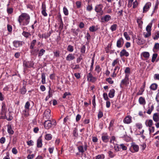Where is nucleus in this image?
Here are the masks:
<instances>
[{"label": "nucleus", "instance_id": "f257e3e1", "mask_svg": "<svg viewBox=\"0 0 159 159\" xmlns=\"http://www.w3.org/2000/svg\"><path fill=\"white\" fill-rule=\"evenodd\" d=\"M30 16L27 13H22L20 15L18 19V21L20 25L21 24L23 26L27 25L30 21Z\"/></svg>", "mask_w": 159, "mask_h": 159}, {"label": "nucleus", "instance_id": "f03ea898", "mask_svg": "<svg viewBox=\"0 0 159 159\" xmlns=\"http://www.w3.org/2000/svg\"><path fill=\"white\" fill-rule=\"evenodd\" d=\"M88 146L86 143H85L84 146L80 145L78 146L77 148L79 152L83 153L85 151L87 150V149Z\"/></svg>", "mask_w": 159, "mask_h": 159}, {"label": "nucleus", "instance_id": "7ed1b4c3", "mask_svg": "<svg viewBox=\"0 0 159 159\" xmlns=\"http://www.w3.org/2000/svg\"><path fill=\"white\" fill-rule=\"evenodd\" d=\"M111 19V16L108 15H107L104 16H102L101 18V22L103 23L107 22Z\"/></svg>", "mask_w": 159, "mask_h": 159}, {"label": "nucleus", "instance_id": "20e7f679", "mask_svg": "<svg viewBox=\"0 0 159 159\" xmlns=\"http://www.w3.org/2000/svg\"><path fill=\"white\" fill-rule=\"evenodd\" d=\"M124 43V41L122 38L119 39L116 42V46L118 48L122 47Z\"/></svg>", "mask_w": 159, "mask_h": 159}, {"label": "nucleus", "instance_id": "39448f33", "mask_svg": "<svg viewBox=\"0 0 159 159\" xmlns=\"http://www.w3.org/2000/svg\"><path fill=\"white\" fill-rule=\"evenodd\" d=\"M52 122L51 120H46L44 122V127L47 129H48L51 127L52 126Z\"/></svg>", "mask_w": 159, "mask_h": 159}, {"label": "nucleus", "instance_id": "423d86ee", "mask_svg": "<svg viewBox=\"0 0 159 159\" xmlns=\"http://www.w3.org/2000/svg\"><path fill=\"white\" fill-rule=\"evenodd\" d=\"M151 5V3L150 2L146 3L143 7V12L145 13L147 12L149 9Z\"/></svg>", "mask_w": 159, "mask_h": 159}, {"label": "nucleus", "instance_id": "0eeeda50", "mask_svg": "<svg viewBox=\"0 0 159 159\" xmlns=\"http://www.w3.org/2000/svg\"><path fill=\"white\" fill-rule=\"evenodd\" d=\"M22 43H24L23 42L17 40L14 41L13 42V44L14 46L16 48H18L22 46Z\"/></svg>", "mask_w": 159, "mask_h": 159}, {"label": "nucleus", "instance_id": "6e6552de", "mask_svg": "<svg viewBox=\"0 0 159 159\" xmlns=\"http://www.w3.org/2000/svg\"><path fill=\"white\" fill-rule=\"evenodd\" d=\"M120 57H122L123 56H125V57H127L129 56V54L125 50L123 49L120 52Z\"/></svg>", "mask_w": 159, "mask_h": 159}, {"label": "nucleus", "instance_id": "1a4fd4ad", "mask_svg": "<svg viewBox=\"0 0 159 159\" xmlns=\"http://www.w3.org/2000/svg\"><path fill=\"white\" fill-rule=\"evenodd\" d=\"M42 11L41 13L44 16H47V14L46 11V5L43 3L42 5Z\"/></svg>", "mask_w": 159, "mask_h": 159}, {"label": "nucleus", "instance_id": "9d476101", "mask_svg": "<svg viewBox=\"0 0 159 159\" xmlns=\"http://www.w3.org/2000/svg\"><path fill=\"white\" fill-rule=\"evenodd\" d=\"M131 117L129 116H127L124 119L123 122L125 123L128 124L131 122Z\"/></svg>", "mask_w": 159, "mask_h": 159}, {"label": "nucleus", "instance_id": "9b49d317", "mask_svg": "<svg viewBox=\"0 0 159 159\" xmlns=\"http://www.w3.org/2000/svg\"><path fill=\"white\" fill-rule=\"evenodd\" d=\"M88 80L90 81L94 82L95 80V78L93 77L92 74L91 73H89L87 76Z\"/></svg>", "mask_w": 159, "mask_h": 159}, {"label": "nucleus", "instance_id": "f8f14e48", "mask_svg": "<svg viewBox=\"0 0 159 159\" xmlns=\"http://www.w3.org/2000/svg\"><path fill=\"white\" fill-rule=\"evenodd\" d=\"M6 106L4 102H3L2 103V114H5L7 111V109L6 108Z\"/></svg>", "mask_w": 159, "mask_h": 159}, {"label": "nucleus", "instance_id": "ddd939ff", "mask_svg": "<svg viewBox=\"0 0 159 159\" xmlns=\"http://www.w3.org/2000/svg\"><path fill=\"white\" fill-rule=\"evenodd\" d=\"M103 6L102 4L98 5L95 6V11L97 12H100L102 10Z\"/></svg>", "mask_w": 159, "mask_h": 159}, {"label": "nucleus", "instance_id": "4468645a", "mask_svg": "<svg viewBox=\"0 0 159 159\" xmlns=\"http://www.w3.org/2000/svg\"><path fill=\"white\" fill-rule=\"evenodd\" d=\"M153 120L156 122L159 121V113H155L153 114Z\"/></svg>", "mask_w": 159, "mask_h": 159}, {"label": "nucleus", "instance_id": "2eb2a0df", "mask_svg": "<svg viewBox=\"0 0 159 159\" xmlns=\"http://www.w3.org/2000/svg\"><path fill=\"white\" fill-rule=\"evenodd\" d=\"M75 58L74 54H69L66 57V59L67 61H70L73 60Z\"/></svg>", "mask_w": 159, "mask_h": 159}, {"label": "nucleus", "instance_id": "dca6fc26", "mask_svg": "<svg viewBox=\"0 0 159 159\" xmlns=\"http://www.w3.org/2000/svg\"><path fill=\"white\" fill-rule=\"evenodd\" d=\"M31 49L30 51L31 55L34 56H36L38 54L39 49H34V48Z\"/></svg>", "mask_w": 159, "mask_h": 159}, {"label": "nucleus", "instance_id": "f3484780", "mask_svg": "<svg viewBox=\"0 0 159 159\" xmlns=\"http://www.w3.org/2000/svg\"><path fill=\"white\" fill-rule=\"evenodd\" d=\"M7 132L8 133L11 134H14V131L12 129L11 125L10 124H8L7 125Z\"/></svg>", "mask_w": 159, "mask_h": 159}, {"label": "nucleus", "instance_id": "a211bd4d", "mask_svg": "<svg viewBox=\"0 0 159 159\" xmlns=\"http://www.w3.org/2000/svg\"><path fill=\"white\" fill-rule=\"evenodd\" d=\"M115 91L114 89H112L110 90L109 93L108 94V96L110 98L114 97Z\"/></svg>", "mask_w": 159, "mask_h": 159}, {"label": "nucleus", "instance_id": "6ab92c4d", "mask_svg": "<svg viewBox=\"0 0 159 159\" xmlns=\"http://www.w3.org/2000/svg\"><path fill=\"white\" fill-rule=\"evenodd\" d=\"M29 62L26 61H24L23 63V66L24 67V70H26L28 68H30V66H29Z\"/></svg>", "mask_w": 159, "mask_h": 159}, {"label": "nucleus", "instance_id": "aec40b11", "mask_svg": "<svg viewBox=\"0 0 159 159\" xmlns=\"http://www.w3.org/2000/svg\"><path fill=\"white\" fill-rule=\"evenodd\" d=\"M128 75L127 74H126L125 76V79H123V80H122V81H121V84H126L127 81H128L129 80V79H128Z\"/></svg>", "mask_w": 159, "mask_h": 159}, {"label": "nucleus", "instance_id": "412c9836", "mask_svg": "<svg viewBox=\"0 0 159 159\" xmlns=\"http://www.w3.org/2000/svg\"><path fill=\"white\" fill-rule=\"evenodd\" d=\"M42 146V140L40 138H39L37 141V147L38 148H41Z\"/></svg>", "mask_w": 159, "mask_h": 159}, {"label": "nucleus", "instance_id": "4be33fe9", "mask_svg": "<svg viewBox=\"0 0 159 159\" xmlns=\"http://www.w3.org/2000/svg\"><path fill=\"white\" fill-rule=\"evenodd\" d=\"M102 141L105 143H107L109 140V137L108 135H103L102 137Z\"/></svg>", "mask_w": 159, "mask_h": 159}, {"label": "nucleus", "instance_id": "5701e85b", "mask_svg": "<svg viewBox=\"0 0 159 159\" xmlns=\"http://www.w3.org/2000/svg\"><path fill=\"white\" fill-rule=\"evenodd\" d=\"M45 74L44 73L41 74L42 83V84H44L46 83L45 82Z\"/></svg>", "mask_w": 159, "mask_h": 159}, {"label": "nucleus", "instance_id": "b1692460", "mask_svg": "<svg viewBox=\"0 0 159 159\" xmlns=\"http://www.w3.org/2000/svg\"><path fill=\"white\" fill-rule=\"evenodd\" d=\"M36 40L35 39L33 40L31 42L30 45V49H33L34 47V46L36 43Z\"/></svg>", "mask_w": 159, "mask_h": 159}, {"label": "nucleus", "instance_id": "393cba45", "mask_svg": "<svg viewBox=\"0 0 159 159\" xmlns=\"http://www.w3.org/2000/svg\"><path fill=\"white\" fill-rule=\"evenodd\" d=\"M139 103L141 104H145L146 103L144 98L142 97L139 98Z\"/></svg>", "mask_w": 159, "mask_h": 159}, {"label": "nucleus", "instance_id": "a878e982", "mask_svg": "<svg viewBox=\"0 0 159 159\" xmlns=\"http://www.w3.org/2000/svg\"><path fill=\"white\" fill-rule=\"evenodd\" d=\"M157 84L156 83H153L151 85L150 87V88L151 89L153 90H155L157 89Z\"/></svg>", "mask_w": 159, "mask_h": 159}, {"label": "nucleus", "instance_id": "bb28decb", "mask_svg": "<svg viewBox=\"0 0 159 159\" xmlns=\"http://www.w3.org/2000/svg\"><path fill=\"white\" fill-rule=\"evenodd\" d=\"M131 148H133L135 152H137L139 150V147L138 145L136 144L132 145Z\"/></svg>", "mask_w": 159, "mask_h": 159}, {"label": "nucleus", "instance_id": "cd10ccee", "mask_svg": "<svg viewBox=\"0 0 159 159\" xmlns=\"http://www.w3.org/2000/svg\"><path fill=\"white\" fill-rule=\"evenodd\" d=\"M145 123L147 126H148L150 127L153 124L152 120H150L148 121H146Z\"/></svg>", "mask_w": 159, "mask_h": 159}, {"label": "nucleus", "instance_id": "c85d7f7f", "mask_svg": "<svg viewBox=\"0 0 159 159\" xmlns=\"http://www.w3.org/2000/svg\"><path fill=\"white\" fill-rule=\"evenodd\" d=\"M137 22L138 23L139 27L141 28L143 24V22L141 20V18H138L137 19Z\"/></svg>", "mask_w": 159, "mask_h": 159}, {"label": "nucleus", "instance_id": "c756f323", "mask_svg": "<svg viewBox=\"0 0 159 159\" xmlns=\"http://www.w3.org/2000/svg\"><path fill=\"white\" fill-rule=\"evenodd\" d=\"M153 109L154 106L153 105H152L151 107L149 106L148 109V111H147V113L148 114H150L151 113L152 111L153 110Z\"/></svg>", "mask_w": 159, "mask_h": 159}, {"label": "nucleus", "instance_id": "7c9ffc66", "mask_svg": "<svg viewBox=\"0 0 159 159\" xmlns=\"http://www.w3.org/2000/svg\"><path fill=\"white\" fill-rule=\"evenodd\" d=\"M51 110L49 109H48L45 111L44 113V114L45 116H50Z\"/></svg>", "mask_w": 159, "mask_h": 159}, {"label": "nucleus", "instance_id": "2f4dec72", "mask_svg": "<svg viewBox=\"0 0 159 159\" xmlns=\"http://www.w3.org/2000/svg\"><path fill=\"white\" fill-rule=\"evenodd\" d=\"M117 27V25L116 24H114L112 25L110 27V29L112 31H115Z\"/></svg>", "mask_w": 159, "mask_h": 159}, {"label": "nucleus", "instance_id": "473e14b6", "mask_svg": "<svg viewBox=\"0 0 159 159\" xmlns=\"http://www.w3.org/2000/svg\"><path fill=\"white\" fill-rule=\"evenodd\" d=\"M77 131L78 129L76 128H74L73 134L75 137L77 138L78 136V133H77Z\"/></svg>", "mask_w": 159, "mask_h": 159}, {"label": "nucleus", "instance_id": "72a5a7b5", "mask_svg": "<svg viewBox=\"0 0 159 159\" xmlns=\"http://www.w3.org/2000/svg\"><path fill=\"white\" fill-rule=\"evenodd\" d=\"M29 110L28 109H25L23 111V115L25 116H27L29 115Z\"/></svg>", "mask_w": 159, "mask_h": 159}, {"label": "nucleus", "instance_id": "f704fd0d", "mask_svg": "<svg viewBox=\"0 0 159 159\" xmlns=\"http://www.w3.org/2000/svg\"><path fill=\"white\" fill-rule=\"evenodd\" d=\"M85 50L86 47L85 45H82L80 48V52L82 54H84L85 53Z\"/></svg>", "mask_w": 159, "mask_h": 159}, {"label": "nucleus", "instance_id": "c9c22d12", "mask_svg": "<svg viewBox=\"0 0 159 159\" xmlns=\"http://www.w3.org/2000/svg\"><path fill=\"white\" fill-rule=\"evenodd\" d=\"M45 52V51L44 49H41L38 53V56L39 57L42 56L44 54Z\"/></svg>", "mask_w": 159, "mask_h": 159}, {"label": "nucleus", "instance_id": "e433bc0d", "mask_svg": "<svg viewBox=\"0 0 159 159\" xmlns=\"http://www.w3.org/2000/svg\"><path fill=\"white\" fill-rule=\"evenodd\" d=\"M22 34L26 38H28L29 36L31 35V34L30 33L27 32H26L25 31H24L23 32Z\"/></svg>", "mask_w": 159, "mask_h": 159}, {"label": "nucleus", "instance_id": "4c0bfd02", "mask_svg": "<svg viewBox=\"0 0 159 159\" xmlns=\"http://www.w3.org/2000/svg\"><path fill=\"white\" fill-rule=\"evenodd\" d=\"M26 92V89L25 86H23L22 88L20 89V93L22 94H24Z\"/></svg>", "mask_w": 159, "mask_h": 159}, {"label": "nucleus", "instance_id": "58836bf2", "mask_svg": "<svg viewBox=\"0 0 159 159\" xmlns=\"http://www.w3.org/2000/svg\"><path fill=\"white\" fill-rule=\"evenodd\" d=\"M143 35L145 38H148L151 35V32H147V33L144 32Z\"/></svg>", "mask_w": 159, "mask_h": 159}, {"label": "nucleus", "instance_id": "ea45409f", "mask_svg": "<svg viewBox=\"0 0 159 159\" xmlns=\"http://www.w3.org/2000/svg\"><path fill=\"white\" fill-rule=\"evenodd\" d=\"M50 36V34H48V33L43 34L42 35V38H45V39L48 38Z\"/></svg>", "mask_w": 159, "mask_h": 159}, {"label": "nucleus", "instance_id": "a19ab883", "mask_svg": "<svg viewBox=\"0 0 159 159\" xmlns=\"http://www.w3.org/2000/svg\"><path fill=\"white\" fill-rule=\"evenodd\" d=\"M159 38V31H157L155 34V36L153 37L154 40L157 39Z\"/></svg>", "mask_w": 159, "mask_h": 159}, {"label": "nucleus", "instance_id": "79ce46f5", "mask_svg": "<svg viewBox=\"0 0 159 159\" xmlns=\"http://www.w3.org/2000/svg\"><path fill=\"white\" fill-rule=\"evenodd\" d=\"M142 55L144 57L148 58L149 56V53L148 52H144L142 53Z\"/></svg>", "mask_w": 159, "mask_h": 159}, {"label": "nucleus", "instance_id": "37998d69", "mask_svg": "<svg viewBox=\"0 0 159 159\" xmlns=\"http://www.w3.org/2000/svg\"><path fill=\"white\" fill-rule=\"evenodd\" d=\"M52 137L51 134H47L45 137V139L48 140H51L52 139Z\"/></svg>", "mask_w": 159, "mask_h": 159}, {"label": "nucleus", "instance_id": "c03bdc74", "mask_svg": "<svg viewBox=\"0 0 159 159\" xmlns=\"http://www.w3.org/2000/svg\"><path fill=\"white\" fill-rule=\"evenodd\" d=\"M106 80L110 84H112L114 81L112 80L111 78L109 77L106 79Z\"/></svg>", "mask_w": 159, "mask_h": 159}, {"label": "nucleus", "instance_id": "a18cd8bd", "mask_svg": "<svg viewBox=\"0 0 159 159\" xmlns=\"http://www.w3.org/2000/svg\"><path fill=\"white\" fill-rule=\"evenodd\" d=\"M71 31L75 34V35H77L78 34V32L79 31V29L75 30V29H72Z\"/></svg>", "mask_w": 159, "mask_h": 159}, {"label": "nucleus", "instance_id": "49530a36", "mask_svg": "<svg viewBox=\"0 0 159 159\" xmlns=\"http://www.w3.org/2000/svg\"><path fill=\"white\" fill-rule=\"evenodd\" d=\"M157 56V53H154L153 54L152 59V62H154Z\"/></svg>", "mask_w": 159, "mask_h": 159}, {"label": "nucleus", "instance_id": "de8ad7c7", "mask_svg": "<svg viewBox=\"0 0 159 159\" xmlns=\"http://www.w3.org/2000/svg\"><path fill=\"white\" fill-rule=\"evenodd\" d=\"M67 50L70 52H72L73 51L74 49L72 46L70 45L67 47Z\"/></svg>", "mask_w": 159, "mask_h": 159}, {"label": "nucleus", "instance_id": "09e8293b", "mask_svg": "<svg viewBox=\"0 0 159 159\" xmlns=\"http://www.w3.org/2000/svg\"><path fill=\"white\" fill-rule=\"evenodd\" d=\"M152 25H148L146 27V30L147 32H151Z\"/></svg>", "mask_w": 159, "mask_h": 159}, {"label": "nucleus", "instance_id": "8fccbe9b", "mask_svg": "<svg viewBox=\"0 0 159 159\" xmlns=\"http://www.w3.org/2000/svg\"><path fill=\"white\" fill-rule=\"evenodd\" d=\"M120 149L121 148L122 150H126L127 149V147L125 146L124 144H121L120 145Z\"/></svg>", "mask_w": 159, "mask_h": 159}, {"label": "nucleus", "instance_id": "3c124183", "mask_svg": "<svg viewBox=\"0 0 159 159\" xmlns=\"http://www.w3.org/2000/svg\"><path fill=\"white\" fill-rule=\"evenodd\" d=\"M30 104L29 102H27L25 104V109H30Z\"/></svg>", "mask_w": 159, "mask_h": 159}, {"label": "nucleus", "instance_id": "603ef678", "mask_svg": "<svg viewBox=\"0 0 159 159\" xmlns=\"http://www.w3.org/2000/svg\"><path fill=\"white\" fill-rule=\"evenodd\" d=\"M63 11L65 15L67 16L68 15V11L67 8L66 7H63Z\"/></svg>", "mask_w": 159, "mask_h": 159}, {"label": "nucleus", "instance_id": "864d4df0", "mask_svg": "<svg viewBox=\"0 0 159 159\" xmlns=\"http://www.w3.org/2000/svg\"><path fill=\"white\" fill-rule=\"evenodd\" d=\"M124 35L127 40H129L130 39V37L128 35V34L127 32H125L124 33Z\"/></svg>", "mask_w": 159, "mask_h": 159}, {"label": "nucleus", "instance_id": "5fc2aeb1", "mask_svg": "<svg viewBox=\"0 0 159 159\" xmlns=\"http://www.w3.org/2000/svg\"><path fill=\"white\" fill-rule=\"evenodd\" d=\"M103 116V113L101 111H99L98 115V119L102 118Z\"/></svg>", "mask_w": 159, "mask_h": 159}, {"label": "nucleus", "instance_id": "6e6d98bb", "mask_svg": "<svg viewBox=\"0 0 159 159\" xmlns=\"http://www.w3.org/2000/svg\"><path fill=\"white\" fill-rule=\"evenodd\" d=\"M114 148L116 151H119L120 150V145L119 146H118L117 144L116 145L114 146Z\"/></svg>", "mask_w": 159, "mask_h": 159}, {"label": "nucleus", "instance_id": "4d7b16f0", "mask_svg": "<svg viewBox=\"0 0 159 159\" xmlns=\"http://www.w3.org/2000/svg\"><path fill=\"white\" fill-rule=\"evenodd\" d=\"M71 95V93L70 92H66L63 94L62 98H66V97L68 96Z\"/></svg>", "mask_w": 159, "mask_h": 159}, {"label": "nucleus", "instance_id": "13d9d810", "mask_svg": "<svg viewBox=\"0 0 159 159\" xmlns=\"http://www.w3.org/2000/svg\"><path fill=\"white\" fill-rule=\"evenodd\" d=\"M108 154H109L110 157L111 158L113 157L115 155L111 151H109L108 152Z\"/></svg>", "mask_w": 159, "mask_h": 159}, {"label": "nucleus", "instance_id": "bf43d9fd", "mask_svg": "<svg viewBox=\"0 0 159 159\" xmlns=\"http://www.w3.org/2000/svg\"><path fill=\"white\" fill-rule=\"evenodd\" d=\"M101 69L100 68V67L99 65H97L96 66L95 68V70L98 73H99L101 71Z\"/></svg>", "mask_w": 159, "mask_h": 159}, {"label": "nucleus", "instance_id": "052dcab7", "mask_svg": "<svg viewBox=\"0 0 159 159\" xmlns=\"http://www.w3.org/2000/svg\"><path fill=\"white\" fill-rule=\"evenodd\" d=\"M83 59V58L82 57V54L80 55L79 56V57L77 58V63H79L81 60Z\"/></svg>", "mask_w": 159, "mask_h": 159}, {"label": "nucleus", "instance_id": "680f3d73", "mask_svg": "<svg viewBox=\"0 0 159 159\" xmlns=\"http://www.w3.org/2000/svg\"><path fill=\"white\" fill-rule=\"evenodd\" d=\"M89 30L92 32H93L96 30V29H95V27L94 26L90 27L89 28Z\"/></svg>", "mask_w": 159, "mask_h": 159}, {"label": "nucleus", "instance_id": "e2e57ef3", "mask_svg": "<svg viewBox=\"0 0 159 159\" xmlns=\"http://www.w3.org/2000/svg\"><path fill=\"white\" fill-rule=\"evenodd\" d=\"M63 28V22H60V25L59 27V29L61 30Z\"/></svg>", "mask_w": 159, "mask_h": 159}, {"label": "nucleus", "instance_id": "0e129e2a", "mask_svg": "<svg viewBox=\"0 0 159 159\" xmlns=\"http://www.w3.org/2000/svg\"><path fill=\"white\" fill-rule=\"evenodd\" d=\"M103 98L104 99L106 100H107L109 99L107 94V93H104L103 95Z\"/></svg>", "mask_w": 159, "mask_h": 159}, {"label": "nucleus", "instance_id": "69168bd1", "mask_svg": "<svg viewBox=\"0 0 159 159\" xmlns=\"http://www.w3.org/2000/svg\"><path fill=\"white\" fill-rule=\"evenodd\" d=\"M76 4L77 8H80L81 7V2L80 1H77L76 2Z\"/></svg>", "mask_w": 159, "mask_h": 159}, {"label": "nucleus", "instance_id": "338daca9", "mask_svg": "<svg viewBox=\"0 0 159 159\" xmlns=\"http://www.w3.org/2000/svg\"><path fill=\"white\" fill-rule=\"evenodd\" d=\"M154 49H159V43H156L155 44L154 48Z\"/></svg>", "mask_w": 159, "mask_h": 159}, {"label": "nucleus", "instance_id": "774afa93", "mask_svg": "<svg viewBox=\"0 0 159 159\" xmlns=\"http://www.w3.org/2000/svg\"><path fill=\"white\" fill-rule=\"evenodd\" d=\"M34 155L33 154L31 155H29L27 157L28 159H33L34 157Z\"/></svg>", "mask_w": 159, "mask_h": 159}]
</instances>
